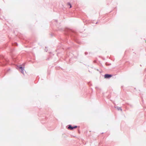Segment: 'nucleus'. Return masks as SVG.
Returning <instances> with one entry per match:
<instances>
[{
    "label": "nucleus",
    "mask_w": 146,
    "mask_h": 146,
    "mask_svg": "<svg viewBox=\"0 0 146 146\" xmlns=\"http://www.w3.org/2000/svg\"><path fill=\"white\" fill-rule=\"evenodd\" d=\"M117 108L118 110H120L121 111L122 110V109H121V107H117Z\"/></svg>",
    "instance_id": "obj_5"
},
{
    "label": "nucleus",
    "mask_w": 146,
    "mask_h": 146,
    "mask_svg": "<svg viewBox=\"0 0 146 146\" xmlns=\"http://www.w3.org/2000/svg\"><path fill=\"white\" fill-rule=\"evenodd\" d=\"M85 54L86 55H87V54H88V52H85Z\"/></svg>",
    "instance_id": "obj_9"
},
{
    "label": "nucleus",
    "mask_w": 146,
    "mask_h": 146,
    "mask_svg": "<svg viewBox=\"0 0 146 146\" xmlns=\"http://www.w3.org/2000/svg\"><path fill=\"white\" fill-rule=\"evenodd\" d=\"M97 23H98V22H97L96 23V24H97Z\"/></svg>",
    "instance_id": "obj_11"
},
{
    "label": "nucleus",
    "mask_w": 146,
    "mask_h": 146,
    "mask_svg": "<svg viewBox=\"0 0 146 146\" xmlns=\"http://www.w3.org/2000/svg\"><path fill=\"white\" fill-rule=\"evenodd\" d=\"M78 126L76 125L74 126H72L71 125H68V129H69L72 130L76 128Z\"/></svg>",
    "instance_id": "obj_3"
},
{
    "label": "nucleus",
    "mask_w": 146,
    "mask_h": 146,
    "mask_svg": "<svg viewBox=\"0 0 146 146\" xmlns=\"http://www.w3.org/2000/svg\"><path fill=\"white\" fill-rule=\"evenodd\" d=\"M65 34L66 35H71L72 33H73V31L72 30L69 29H66L65 30Z\"/></svg>",
    "instance_id": "obj_2"
},
{
    "label": "nucleus",
    "mask_w": 146,
    "mask_h": 146,
    "mask_svg": "<svg viewBox=\"0 0 146 146\" xmlns=\"http://www.w3.org/2000/svg\"><path fill=\"white\" fill-rule=\"evenodd\" d=\"M45 50L46 51V52H47V50H46V49H45Z\"/></svg>",
    "instance_id": "obj_10"
},
{
    "label": "nucleus",
    "mask_w": 146,
    "mask_h": 146,
    "mask_svg": "<svg viewBox=\"0 0 146 146\" xmlns=\"http://www.w3.org/2000/svg\"><path fill=\"white\" fill-rule=\"evenodd\" d=\"M106 64L107 66H110L111 65V64H110V63L109 64V63H108V62H106Z\"/></svg>",
    "instance_id": "obj_7"
},
{
    "label": "nucleus",
    "mask_w": 146,
    "mask_h": 146,
    "mask_svg": "<svg viewBox=\"0 0 146 146\" xmlns=\"http://www.w3.org/2000/svg\"><path fill=\"white\" fill-rule=\"evenodd\" d=\"M68 5H69V6H70V8H71L72 7L70 3H68Z\"/></svg>",
    "instance_id": "obj_6"
},
{
    "label": "nucleus",
    "mask_w": 146,
    "mask_h": 146,
    "mask_svg": "<svg viewBox=\"0 0 146 146\" xmlns=\"http://www.w3.org/2000/svg\"><path fill=\"white\" fill-rule=\"evenodd\" d=\"M15 45H18V44L17 42H15Z\"/></svg>",
    "instance_id": "obj_8"
},
{
    "label": "nucleus",
    "mask_w": 146,
    "mask_h": 146,
    "mask_svg": "<svg viewBox=\"0 0 146 146\" xmlns=\"http://www.w3.org/2000/svg\"><path fill=\"white\" fill-rule=\"evenodd\" d=\"M112 76V75L111 74H106L104 75L105 78H109Z\"/></svg>",
    "instance_id": "obj_4"
},
{
    "label": "nucleus",
    "mask_w": 146,
    "mask_h": 146,
    "mask_svg": "<svg viewBox=\"0 0 146 146\" xmlns=\"http://www.w3.org/2000/svg\"><path fill=\"white\" fill-rule=\"evenodd\" d=\"M24 66L23 67L21 66V65L19 66H17V69L19 70H20L21 73L22 74H24Z\"/></svg>",
    "instance_id": "obj_1"
}]
</instances>
